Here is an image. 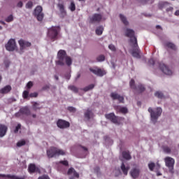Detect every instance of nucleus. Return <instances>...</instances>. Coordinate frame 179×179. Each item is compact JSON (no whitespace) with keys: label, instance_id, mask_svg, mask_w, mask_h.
Masks as SVG:
<instances>
[{"label":"nucleus","instance_id":"obj_17","mask_svg":"<svg viewBox=\"0 0 179 179\" xmlns=\"http://www.w3.org/2000/svg\"><path fill=\"white\" fill-rule=\"evenodd\" d=\"M67 175L68 176H71L69 178V179H75V178H79V174L78 173V172H76V171L73 168H70L68 170Z\"/></svg>","mask_w":179,"mask_h":179},{"label":"nucleus","instance_id":"obj_53","mask_svg":"<svg viewBox=\"0 0 179 179\" xmlns=\"http://www.w3.org/2000/svg\"><path fill=\"white\" fill-rule=\"evenodd\" d=\"M29 96H30L31 97H37V96H38V94L37 92H34V93H31V94H29Z\"/></svg>","mask_w":179,"mask_h":179},{"label":"nucleus","instance_id":"obj_7","mask_svg":"<svg viewBox=\"0 0 179 179\" xmlns=\"http://www.w3.org/2000/svg\"><path fill=\"white\" fill-rule=\"evenodd\" d=\"M165 164L166 167H168L169 170V173L171 174L174 173V163H176V161L173 158L170 157H166L165 159Z\"/></svg>","mask_w":179,"mask_h":179},{"label":"nucleus","instance_id":"obj_35","mask_svg":"<svg viewBox=\"0 0 179 179\" xmlns=\"http://www.w3.org/2000/svg\"><path fill=\"white\" fill-rule=\"evenodd\" d=\"M129 86L133 90H136V85H135V80L131 79L129 82Z\"/></svg>","mask_w":179,"mask_h":179},{"label":"nucleus","instance_id":"obj_33","mask_svg":"<svg viewBox=\"0 0 179 179\" xmlns=\"http://www.w3.org/2000/svg\"><path fill=\"white\" fill-rule=\"evenodd\" d=\"M120 20H122V22L124 26H128L129 22H128V20H127V17H125V16H124L122 14H120Z\"/></svg>","mask_w":179,"mask_h":179},{"label":"nucleus","instance_id":"obj_44","mask_svg":"<svg viewBox=\"0 0 179 179\" xmlns=\"http://www.w3.org/2000/svg\"><path fill=\"white\" fill-rule=\"evenodd\" d=\"M70 10H71V12H74V10H76V6H75V3H71Z\"/></svg>","mask_w":179,"mask_h":179},{"label":"nucleus","instance_id":"obj_15","mask_svg":"<svg viewBox=\"0 0 179 179\" xmlns=\"http://www.w3.org/2000/svg\"><path fill=\"white\" fill-rule=\"evenodd\" d=\"M18 44L20 45V51H23V50H25V48L27 47H31V43L27 41H24L23 39H20L18 41Z\"/></svg>","mask_w":179,"mask_h":179},{"label":"nucleus","instance_id":"obj_19","mask_svg":"<svg viewBox=\"0 0 179 179\" xmlns=\"http://www.w3.org/2000/svg\"><path fill=\"white\" fill-rule=\"evenodd\" d=\"M139 173H141V171L138 169L134 168L130 171V176L132 178L136 179L139 177Z\"/></svg>","mask_w":179,"mask_h":179},{"label":"nucleus","instance_id":"obj_1","mask_svg":"<svg viewBox=\"0 0 179 179\" xmlns=\"http://www.w3.org/2000/svg\"><path fill=\"white\" fill-rule=\"evenodd\" d=\"M57 61H56L57 65H60V66H64L65 64L67 66H71L72 65V58L68 56L66 51L64 50H60L57 52Z\"/></svg>","mask_w":179,"mask_h":179},{"label":"nucleus","instance_id":"obj_62","mask_svg":"<svg viewBox=\"0 0 179 179\" xmlns=\"http://www.w3.org/2000/svg\"><path fill=\"white\" fill-rule=\"evenodd\" d=\"M156 29H162V27L160 25H157Z\"/></svg>","mask_w":179,"mask_h":179},{"label":"nucleus","instance_id":"obj_6","mask_svg":"<svg viewBox=\"0 0 179 179\" xmlns=\"http://www.w3.org/2000/svg\"><path fill=\"white\" fill-rule=\"evenodd\" d=\"M34 16L36 17L38 22H43L44 19V13L43 12V7L38 6L34 11Z\"/></svg>","mask_w":179,"mask_h":179},{"label":"nucleus","instance_id":"obj_37","mask_svg":"<svg viewBox=\"0 0 179 179\" xmlns=\"http://www.w3.org/2000/svg\"><path fill=\"white\" fill-rule=\"evenodd\" d=\"M106 57L103 55H100L96 57V60L98 62H103V61H105Z\"/></svg>","mask_w":179,"mask_h":179},{"label":"nucleus","instance_id":"obj_61","mask_svg":"<svg viewBox=\"0 0 179 179\" xmlns=\"http://www.w3.org/2000/svg\"><path fill=\"white\" fill-rule=\"evenodd\" d=\"M79 78H80V73H78V74L77 75L76 79H79Z\"/></svg>","mask_w":179,"mask_h":179},{"label":"nucleus","instance_id":"obj_43","mask_svg":"<svg viewBox=\"0 0 179 179\" xmlns=\"http://www.w3.org/2000/svg\"><path fill=\"white\" fill-rule=\"evenodd\" d=\"M155 166L156 165L153 162H151L148 164V167H149V169L150 170V171H153V170H155Z\"/></svg>","mask_w":179,"mask_h":179},{"label":"nucleus","instance_id":"obj_25","mask_svg":"<svg viewBox=\"0 0 179 179\" xmlns=\"http://www.w3.org/2000/svg\"><path fill=\"white\" fill-rule=\"evenodd\" d=\"M115 108L119 112L122 113V114H127L128 113V108L127 107H121V106H115Z\"/></svg>","mask_w":179,"mask_h":179},{"label":"nucleus","instance_id":"obj_31","mask_svg":"<svg viewBox=\"0 0 179 179\" xmlns=\"http://www.w3.org/2000/svg\"><path fill=\"white\" fill-rule=\"evenodd\" d=\"M169 5V2L167 1H161L158 4L159 9H164Z\"/></svg>","mask_w":179,"mask_h":179},{"label":"nucleus","instance_id":"obj_48","mask_svg":"<svg viewBox=\"0 0 179 179\" xmlns=\"http://www.w3.org/2000/svg\"><path fill=\"white\" fill-rule=\"evenodd\" d=\"M23 99H27L29 97V91H24L22 94Z\"/></svg>","mask_w":179,"mask_h":179},{"label":"nucleus","instance_id":"obj_40","mask_svg":"<svg viewBox=\"0 0 179 179\" xmlns=\"http://www.w3.org/2000/svg\"><path fill=\"white\" fill-rule=\"evenodd\" d=\"M163 150L165 153H171V148H170L169 146H164L163 148Z\"/></svg>","mask_w":179,"mask_h":179},{"label":"nucleus","instance_id":"obj_51","mask_svg":"<svg viewBox=\"0 0 179 179\" xmlns=\"http://www.w3.org/2000/svg\"><path fill=\"white\" fill-rule=\"evenodd\" d=\"M27 89H31V87H33V82L29 81V82L27 84Z\"/></svg>","mask_w":179,"mask_h":179},{"label":"nucleus","instance_id":"obj_50","mask_svg":"<svg viewBox=\"0 0 179 179\" xmlns=\"http://www.w3.org/2000/svg\"><path fill=\"white\" fill-rule=\"evenodd\" d=\"M59 163H60V164H63V166H69V163L66 160L60 161Z\"/></svg>","mask_w":179,"mask_h":179},{"label":"nucleus","instance_id":"obj_13","mask_svg":"<svg viewBox=\"0 0 179 179\" xmlns=\"http://www.w3.org/2000/svg\"><path fill=\"white\" fill-rule=\"evenodd\" d=\"M105 117L109 121H111L113 124H118V117L114 114V113H110L108 114H106Z\"/></svg>","mask_w":179,"mask_h":179},{"label":"nucleus","instance_id":"obj_45","mask_svg":"<svg viewBox=\"0 0 179 179\" xmlns=\"http://www.w3.org/2000/svg\"><path fill=\"white\" fill-rule=\"evenodd\" d=\"M67 110H68L69 111H70V113H76V108H74L73 106H69V107L67 108Z\"/></svg>","mask_w":179,"mask_h":179},{"label":"nucleus","instance_id":"obj_10","mask_svg":"<svg viewBox=\"0 0 179 179\" xmlns=\"http://www.w3.org/2000/svg\"><path fill=\"white\" fill-rule=\"evenodd\" d=\"M6 49L7 51H15L16 50V41H15V39L11 38L8 41L6 45Z\"/></svg>","mask_w":179,"mask_h":179},{"label":"nucleus","instance_id":"obj_2","mask_svg":"<svg viewBox=\"0 0 179 179\" xmlns=\"http://www.w3.org/2000/svg\"><path fill=\"white\" fill-rule=\"evenodd\" d=\"M47 156L49 159H52V157H57V156H65L66 152L64 150H61L56 147H50L47 150Z\"/></svg>","mask_w":179,"mask_h":179},{"label":"nucleus","instance_id":"obj_21","mask_svg":"<svg viewBox=\"0 0 179 179\" xmlns=\"http://www.w3.org/2000/svg\"><path fill=\"white\" fill-rule=\"evenodd\" d=\"M8 127L3 124H0V138H2L6 135Z\"/></svg>","mask_w":179,"mask_h":179},{"label":"nucleus","instance_id":"obj_47","mask_svg":"<svg viewBox=\"0 0 179 179\" xmlns=\"http://www.w3.org/2000/svg\"><path fill=\"white\" fill-rule=\"evenodd\" d=\"M13 15H9L6 19V22H7L8 23L13 22Z\"/></svg>","mask_w":179,"mask_h":179},{"label":"nucleus","instance_id":"obj_22","mask_svg":"<svg viewBox=\"0 0 179 179\" xmlns=\"http://www.w3.org/2000/svg\"><path fill=\"white\" fill-rule=\"evenodd\" d=\"M12 90V87L10 85H6L0 90L1 94H7Z\"/></svg>","mask_w":179,"mask_h":179},{"label":"nucleus","instance_id":"obj_52","mask_svg":"<svg viewBox=\"0 0 179 179\" xmlns=\"http://www.w3.org/2000/svg\"><path fill=\"white\" fill-rule=\"evenodd\" d=\"M38 179H50V177L47 175H43L38 178Z\"/></svg>","mask_w":179,"mask_h":179},{"label":"nucleus","instance_id":"obj_63","mask_svg":"<svg viewBox=\"0 0 179 179\" xmlns=\"http://www.w3.org/2000/svg\"><path fill=\"white\" fill-rule=\"evenodd\" d=\"M66 79H68V80H69L71 79V76L70 75L67 76Z\"/></svg>","mask_w":179,"mask_h":179},{"label":"nucleus","instance_id":"obj_64","mask_svg":"<svg viewBox=\"0 0 179 179\" xmlns=\"http://www.w3.org/2000/svg\"><path fill=\"white\" fill-rule=\"evenodd\" d=\"M0 23H1V24H3V25L6 24L5 23V22H3V21H0Z\"/></svg>","mask_w":179,"mask_h":179},{"label":"nucleus","instance_id":"obj_41","mask_svg":"<svg viewBox=\"0 0 179 179\" xmlns=\"http://www.w3.org/2000/svg\"><path fill=\"white\" fill-rule=\"evenodd\" d=\"M25 8H27V9H31L33 8V1H28Z\"/></svg>","mask_w":179,"mask_h":179},{"label":"nucleus","instance_id":"obj_5","mask_svg":"<svg viewBox=\"0 0 179 179\" xmlns=\"http://www.w3.org/2000/svg\"><path fill=\"white\" fill-rule=\"evenodd\" d=\"M126 37L130 38V44H135L137 45L138 39L135 37V31L131 29H127L125 31Z\"/></svg>","mask_w":179,"mask_h":179},{"label":"nucleus","instance_id":"obj_4","mask_svg":"<svg viewBox=\"0 0 179 179\" xmlns=\"http://www.w3.org/2000/svg\"><path fill=\"white\" fill-rule=\"evenodd\" d=\"M148 112L150 113L152 121H157V119L162 115L163 110L162 109V108L158 107L155 109V111L152 108H149Z\"/></svg>","mask_w":179,"mask_h":179},{"label":"nucleus","instance_id":"obj_32","mask_svg":"<svg viewBox=\"0 0 179 179\" xmlns=\"http://www.w3.org/2000/svg\"><path fill=\"white\" fill-rule=\"evenodd\" d=\"M28 170H29V172L30 173H36V165L34 164H29V167H28Z\"/></svg>","mask_w":179,"mask_h":179},{"label":"nucleus","instance_id":"obj_39","mask_svg":"<svg viewBox=\"0 0 179 179\" xmlns=\"http://www.w3.org/2000/svg\"><path fill=\"white\" fill-rule=\"evenodd\" d=\"M33 107L34 109L36 110H40V108H41V107H40V103H37V102H34L33 103Z\"/></svg>","mask_w":179,"mask_h":179},{"label":"nucleus","instance_id":"obj_14","mask_svg":"<svg viewBox=\"0 0 179 179\" xmlns=\"http://www.w3.org/2000/svg\"><path fill=\"white\" fill-rule=\"evenodd\" d=\"M110 97L113 100H117L119 103H122V104L124 103V96L118 94L117 92H112L110 94Z\"/></svg>","mask_w":179,"mask_h":179},{"label":"nucleus","instance_id":"obj_57","mask_svg":"<svg viewBox=\"0 0 179 179\" xmlns=\"http://www.w3.org/2000/svg\"><path fill=\"white\" fill-rule=\"evenodd\" d=\"M15 117H17V118H19V117H21L22 115V113H20V111H19L18 113H16L15 114Z\"/></svg>","mask_w":179,"mask_h":179},{"label":"nucleus","instance_id":"obj_16","mask_svg":"<svg viewBox=\"0 0 179 179\" xmlns=\"http://www.w3.org/2000/svg\"><path fill=\"white\" fill-rule=\"evenodd\" d=\"M159 68L163 73H164L165 75H173V71L170 69H169V66H167L166 64H159Z\"/></svg>","mask_w":179,"mask_h":179},{"label":"nucleus","instance_id":"obj_55","mask_svg":"<svg viewBox=\"0 0 179 179\" xmlns=\"http://www.w3.org/2000/svg\"><path fill=\"white\" fill-rule=\"evenodd\" d=\"M148 63L150 64V65H155V60L153 59H150L149 61H148Z\"/></svg>","mask_w":179,"mask_h":179},{"label":"nucleus","instance_id":"obj_3","mask_svg":"<svg viewBox=\"0 0 179 179\" xmlns=\"http://www.w3.org/2000/svg\"><path fill=\"white\" fill-rule=\"evenodd\" d=\"M60 31L61 27H52L51 28L48 29V36L54 41L55 40H57L58 38V35L59 34Z\"/></svg>","mask_w":179,"mask_h":179},{"label":"nucleus","instance_id":"obj_23","mask_svg":"<svg viewBox=\"0 0 179 179\" xmlns=\"http://www.w3.org/2000/svg\"><path fill=\"white\" fill-rule=\"evenodd\" d=\"M0 177H7L10 179H26L24 176L19 177L15 175H5V174H0Z\"/></svg>","mask_w":179,"mask_h":179},{"label":"nucleus","instance_id":"obj_29","mask_svg":"<svg viewBox=\"0 0 179 179\" xmlns=\"http://www.w3.org/2000/svg\"><path fill=\"white\" fill-rule=\"evenodd\" d=\"M135 92H137V93H143V91L145 90V86L140 84L136 87V90H134Z\"/></svg>","mask_w":179,"mask_h":179},{"label":"nucleus","instance_id":"obj_12","mask_svg":"<svg viewBox=\"0 0 179 179\" xmlns=\"http://www.w3.org/2000/svg\"><path fill=\"white\" fill-rule=\"evenodd\" d=\"M90 72H92V73H94V75H96V76H104V75H106V73H107L106 72V71L101 69H93V68H90Z\"/></svg>","mask_w":179,"mask_h":179},{"label":"nucleus","instance_id":"obj_56","mask_svg":"<svg viewBox=\"0 0 179 179\" xmlns=\"http://www.w3.org/2000/svg\"><path fill=\"white\" fill-rule=\"evenodd\" d=\"M94 171L99 174V173H100V168L99 167H95L94 168Z\"/></svg>","mask_w":179,"mask_h":179},{"label":"nucleus","instance_id":"obj_59","mask_svg":"<svg viewBox=\"0 0 179 179\" xmlns=\"http://www.w3.org/2000/svg\"><path fill=\"white\" fill-rule=\"evenodd\" d=\"M173 9H174V8L169 7V8H166V12H172Z\"/></svg>","mask_w":179,"mask_h":179},{"label":"nucleus","instance_id":"obj_58","mask_svg":"<svg viewBox=\"0 0 179 179\" xmlns=\"http://www.w3.org/2000/svg\"><path fill=\"white\" fill-rule=\"evenodd\" d=\"M80 148L83 150L84 152H87V148L83 146V145H80Z\"/></svg>","mask_w":179,"mask_h":179},{"label":"nucleus","instance_id":"obj_24","mask_svg":"<svg viewBox=\"0 0 179 179\" xmlns=\"http://www.w3.org/2000/svg\"><path fill=\"white\" fill-rule=\"evenodd\" d=\"M129 166H125V164L124 162L122 163L121 165V170L124 176H128V171H129Z\"/></svg>","mask_w":179,"mask_h":179},{"label":"nucleus","instance_id":"obj_49","mask_svg":"<svg viewBox=\"0 0 179 179\" xmlns=\"http://www.w3.org/2000/svg\"><path fill=\"white\" fill-rule=\"evenodd\" d=\"M22 128V124H18L17 126L15 127V129L14 130L15 134H17L19 132V129Z\"/></svg>","mask_w":179,"mask_h":179},{"label":"nucleus","instance_id":"obj_54","mask_svg":"<svg viewBox=\"0 0 179 179\" xmlns=\"http://www.w3.org/2000/svg\"><path fill=\"white\" fill-rule=\"evenodd\" d=\"M17 8H23V2L20 1L17 4Z\"/></svg>","mask_w":179,"mask_h":179},{"label":"nucleus","instance_id":"obj_20","mask_svg":"<svg viewBox=\"0 0 179 179\" xmlns=\"http://www.w3.org/2000/svg\"><path fill=\"white\" fill-rule=\"evenodd\" d=\"M85 118H87V120H90V118H93L94 117V115L93 114V112L90 109H87L84 113Z\"/></svg>","mask_w":179,"mask_h":179},{"label":"nucleus","instance_id":"obj_38","mask_svg":"<svg viewBox=\"0 0 179 179\" xmlns=\"http://www.w3.org/2000/svg\"><path fill=\"white\" fill-rule=\"evenodd\" d=\"M24 145H26V141L24 140L18 141L17 143V148H22V146H24Z\"/></svg>","mask_w":179,"mask_h":179},{"label":"nucleus","instance_id":"obj_8","mask_svg":"<svg viewBox=\"0 0 179 179\" xmlns=\"http://www.w3.org/2000/svg\"><path fill=\"white\" fill-rule=\"evenodd\" d=\"M131 45L133 48L131 51L132 57L138 59L141 58V50L139 49V46L138 45V42L137 45H135V43H132Z\"/></svg>","mask_w":179,"mask_h":179},{"label":"nucleus","instance_id":"obj_34","mask_svg":"<svg viewBox=\"0 0 179 179\" xmlns=\"http://www.w3.org/2000/svg\"><path fill=\"white\" fill-rule=\"evenodd\" d=\"M94 89V84H91L83 89H81V90H83V92H89V90H92Z\"/></svg>","mask_w":179,"mask_h":179},{"label":"nucleus","instance_id":"obj_28","mask_svg":"<svg viewBox=\"0 0 179 179\" xmlns=\"http://www.w3.org/2000/svg\"><path fill=\"white\" fill-rule=\"evenodd\" d=\"M165 46H166L167 48H170L171 50H173V51H176L177 50V48L176 47V45L171 42H166L165 43Z\"/></svg>","mask_w":179,"mask_h":179},{"label":"nucleus","instance_id":"obj_60","mask_svg":"<svg viewBox=\"0 0 179 179\" xmlns=\"http://www.w3.org/2000/svg\"><path fill=\"white\" fill-rule=\"evenodd\" d=\"M148 1H149V0H141V2L143 3H146L148 2Z\"/></svg>","mask_w":179,"mask_h":179},{"label":"nucleus","instance_id":"obj_27","mask_svg":"<svg viewBox=\"0 0 179 179\" xmlns=\"http://www.w3.org/2000/svg\"><path fill=\"white\" fill-rule=\"evenodd\" d=\"M122 155L123 159H125V160H131L132 159V157L131 156V154H129V152L123 151Z\"/></svg>","mask_w":179,"mask_h":179},{"label":"nucleus","instance_id":"obj_42","mask_svg":"<svg viewBox=\"0 0 179 179\" xmlns=\"http://www.w3.org/2000/svg\"><path fill=\"white\" fill-rule=\"evenodd\" d=\"M155 96L156 97H158V99H163V97H164L163 93H162L161 92H155Z\"/></svg>","mask_w":179,"mask_h":179},{"label":"nucleus","instance_id":"obj_46","mask_svg":"<svg viewBox=\"0 0 179 179\" xmlns=\"http://www.w3.org/2000/svg\"><path fill=\"white\" fill-rule=\"evenodd\" d=\"M108 48L109 50H110L111 51H117V48H115V45H113V44H110L108 45Z\"/></svg>","mask_w":179,"mask_h":179},{"label":"nucleus","instance_id":"obj_26","mask_svg":"<svg viewBox=\"0 0 179 179\" xmlns=\"http://www.w3.org/2000/svg\"><path fill=\"white\" fill-rule=\"evenodd\" d=\"M20 113L27 116H29L31 114V112H30V110L27 108H22L21 109H20Z\"/></svg>","mask_w":179,"mask_h":179},{"label":"nucleus","instance_id":"obj_30","mask_svg":"<svg viewBox=\"0 0 179 179\" xmlns=\"http://www.w3.org/2000/svg\"><path fill=\"white\" fill-rule=\"evenodd\" d=\"M104 31V28L101 26L98 27L95 31V33L97 36H101Z\"/></svg>","mask_w":179,"mask_h":179},{"label":"nucleus","instance_id":"obj_36","mask_svg":"<svg viewBox=\"0 0 179 179\" xmlns=\"http://www.w3.org/2000/svg\"><path fill=\"white\" fill-rule=\"evenodd\" d=\"M69 89L70 90H71L72 92H73L74 93H78L79 92V89L78 87H76L74 85H70L69 86Z\"/></svg>","mask_w":179,"mask_h":179},{"label":"nucleus","instance_id":"obj_9","mask_svg":"<svg viewBox=\"0 0 179 179\" xmlns=\"http://www.w3.org/2000/svg\"><path fill=\"white\" fill-rule=\"evenodd\" d=\"M57 125L60 129H66V128L71 127V123L66 120L59 119L57 122Z\"/></svg>","mask_w":179,"mask_h":179},{"label":"nucleus","instance_id":"obj_11","mask_svg":"<svg viewBox=\"0 0 179 179\" xmlns=\"http://www.w3.org/2000/svg\"><path fill=\"white\" fill-rule=\"evenodd\" d=\"M101 19H103V15H101V14L95 13L92 15V17H90V22L100 23V22H101Z\"/></svg>","mask_w":179,"mask_h":179},{"label":"nucleus","instance_id":"obj_18","mask_svg":"<svg viewBox=\"0 0 179 179\" xmlns=\"http://www.w3.org/2000/svg\"><path fill=\"white\" fill-rule=\"evenodd\" d=\"M60 13H59V17H61V19H64V17H65V16H66V11L65 10V7L64 6V4L62 3H59L57 5Z\"/></svg>","mask_w":179,"mask_h":179}]
</instances>
